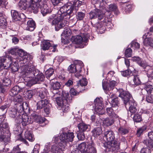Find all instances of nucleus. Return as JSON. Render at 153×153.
<instances>
[{
  "label": "nucleus",
  "instance_id": "nucleus-22",
  "mask_svg": "<svg viewBox=\"0 0 153 153\" xmlns=\"http://www.w3.org/2000/svg\"><path fill=\"white\" fill-rule=\"evenodd\" d=\"M8 62H11V64H10V66L9 67H10L12 71L15 72L17 71L19 69V67L17 64L15 62L14 64H12L13 58L9 56L7 58Z\"/></svg>",
  "mask_w": 153,
  "mask_h": 153
},
{
  "label": "nucleus",
  "instance_id": "nucleus-51",
  "mask_svg": "<svg viewBox=\"0 0 153 153\" xmlns=\"http://www.w3.org/2000/svg\"><path fill=\"white\" fill-rule=\"evenodd\" d=\"M11 81L9 78H4L2 80V84L3 85L8 86L10 85Z\"/></svg>",
  "mask_w": 153,
  "mask_h": 153
},
{
  "label": "nucleus",
  "instance_id": "nucleus-19",
  "mask_svg": "<svg viewBox=\"0 0 153 153\" xmlns=\"http://www.w3.org/2000/svg\"><path fill=\"white\" fill-rule=\"evenodd\" d=\"M31 3L29 6V8L31 9L33 12L34 13H37L41 5L40 2H33Z\"/></svg>",
  "mask_w": 153,
  "mask_h": 153
},
{
  "label": "nucleus",
  "instance_id": "nucleus-57",
  "mask_svg": "<svg viewBox=\"0 0 153 153\" xmlns=\"http://www.w3.org/2000/svg\"><path fill=\"white\" fill-rule=\"evenodd\" d=\"M131 73V71L129 69L125 71H121L122 75L124 76H127L130 75Z\"/></svg>",
  "mask_w": 153,
  "mask_h": 153
},
{
  "label": "nucleus",
  "instance_id": "nucleus-64",
  "mask_svg": "<svg viewBox=\"0 0 153 153\" xmlns=\"http://www.w3.org/2000/svg\"><path fill=\"white\" fill-rule=\"evenodd\" d=\"M18 48H13L11 49L9 51V53L12 55L15 54L17 53Z\"/></svg>",
  "mask_w": 153,
  "mask_h": 153
},
{
  "label": "nucleus",
  "instance_id": "nucleus-37",
  "mask_svg": "<svg viewBox=\"0 0 153 153\" xmlns=\"http://www.w3.org/2000/svg\"><path fill=\"white\" fill-rule=\"evenodd\" d=\"M41 12L43 16L49 12V8L46 4H42L40 7Z\"/></svg>",
  "mask_w": 153,
  "mask_h": 153
},
{
  "label": "nucleus",
  "instance_id": "nucleus-25",
  "mask_svg": "<svg viewBox=\"0 0 153 153\" xmlns=\"http://www.w3.org/2000/svg\"><path fill=\"white\" fill-rule=\"evenodd\" d=\"M36 27L35 23L32 20H29L27 22V26L26 29L30 31H33Z\"/></svg>",
  "mask_w": 153,
  "mask_h": 153
},
{
  "label": "nucleus",
  "instance_id": "nucleus-52",
  "mask_svg": "<svg viewBox=\"0 0 153 153\" xmlns=\"http://www.w3.org/2000/svg\"><path fill=\"white\" fill-rule=\"evenodd\" d=\"M119 104V101L117 98H114L111 102V104L113 107H117Z\"/></svg>",
  "mask_w": 153,
  "mask_h": 153
},
{
  "label": "nucleus",
  "instance_id": "nucleus-21",
  "mask_svg": "<svg viewBox=\"0 0 153 153\" xmlns=\"http://www.w3.org/2000/svg\"><path fill=\"white\" fill-rule=\"evenodd\" d=\"M23 88H20L18 85H16L13 87L9 92V94L11 96H14L17 95L18 92L22 91Z\"/></svg>",
  "mask_w": 153,
  "mask_h": 153
},
{
  "label": "nucleus",
  "instance_id": "nucleus-55",
  "mask_svg": "<svg viewBox=\"0 0 153 153\" xmlns=\"http://www.w3.org/2000/svg\"><path fill=\"white\" fill-rule=\"evenodd\" d=\"M17 111L15 109L12 108L11 109L9 112V115L12 117H15L18 113H17Z\"/></svg>",
  "mask_w": 153,
  "mask_h": 153
},
{
  "label": "nucleus",
  "instance_id": "nucleus-47",
  "mask_svg": "<svg viewBox=\"0 0 153 153\" xmlns=\"http://www.w3.org/2000/svg\"><path fill=\"white\" fill-rule=\"evenodd\" d=\"M99 10L96 9L94 10L91 11L90 13V18L91 19H95L97 18V13Z\"/></svg>",
  "mask_w": 153,
  "mask_h": 153
},
{
  "label": "nucleus",
  "instance_id": "nucleus-17",
  "mask_svg": "<svg viewBox=\"0 0 153 153\" xmlns=\"http://www.w3.org/2000/svg\"><path fill=\"white\" fill-rule=\"evenodd\" d=\"M87 81L85 78H83L80 79L77 83L78 87L77 90L80 92L83 91L85 90V86L87 84Z\"/></svg>",
  "mask_w": 153,
  "mask_h": 153
},
{
  "label": "nucleus",
  "instance_id": "nucleus-15",
  "mask_svg": "<svg viewBox=\"0 0 153 153\" xmlns=\"http://www.w3.org/2000/svg\"><path fill=\"white\" fill-rule=\"evenodd\" d=\"M68 70L70 73H75L76 71H81V66L79 64H71L68 68Z\"/></svg>",
  "mask_w": 153,
  "mask_h": 153
},
{
  "label": "nucleus",
  "instance_id": "nucleus-44",
  "mask_svg": "<svg viewBox=\"0 0 153 153\" xmlns=\"http://www.w3.org/2000/svg\"><path fill=\"white\" fill-rule=\"evenodd\" d=\"M133 85H138L141 83L138 76L137 75L133 76Z\"/></svg>",
  "mask_w": 153,
  "mask_h": 153
},
{
  "label": "nucleus",
  "instance_id": "nucleus-8",
  "mask_svg": "<svg viewBox=\"0 0 153 153\" xmlns=\"http://www.w3.org/2000/svg\"><path fill=\"white\" fill-rule=\"evenodd\" d=\"M74 137L72 132H63L60 135V139L61 144L66 145L68 142H72Z\"/></svg>",
  "mask_w": 153,
  "mask_h": 153
},
{
  "label": "nucleus",
  "instance_id": "nucleus-54",
  "mask_svg": "<svg viewBox=\"0 0 153 153\" xmlns=\"http://www.w3.org/2000/svg\"><path fill=\"white\" fill-rule=\"evenodd\" d=\"M77 137L79 140H84L85 138V135L83 132L80 131L77 134Z\"/></svg>",
  "mask_w": 153,
  "mask_h": 153
},
{
  "label": "nucleus",
  "instance_id": "nucleus-29",
  "mask_svg": "<svg viewBox=\"0 0 153 153\" xmlns=\"http://www.w3.org/2000/svg\"><path fill=\"white\" fill-rule=\"evenodd\" d=\"M24 137L25 139L31 142H32L34 140L33 135L32 134V132L29 131H27L25 132Z\"/></svg>",
  "mask_w": 153,
  "mask_h": 153
},
{
  "label": "nucleus",
  "instance_id": "nucleus-36",
  "mask_svg": "<svg viewBox=\"0 0 153 153\" xmlns=\"http://www.w3.org/2000/svg\"><path fill=\"white\" fill-rule=\"evenodd\" d=\"M144 45L146 46H150L153 48V39L151 38H146L143 41Z\"/></svg>",
  "mask_w": 153,
  "mask_h": 153
},
{
  "label": "nucleus",
  "instance_id": "nucleus-42",
  "mask_svg": "<svg viewBox=\"0 0 153 153\" xmlns=\"http://www.w3.org/2000/svg\"><path fill=\"white\" fill-rule=\"evenodd\" d=\"M109 9L111 11H114L115 13L117 14L119 13L117 5L114 4H112L109 6Z\"/></svg>",
  "mask_w": 153,
  "mask_h": 153
},
{
  "label": "nucleus",
  "instance_id": "nucleus-14",
  "mask_svg": "<svg viewBox=\"0 0 153 153\" xmlns=\"http://www.w3.org/2000/svg\"><path fill=\"white\" fill-rule=\"evenodd\" d=\"M6 57L5 56H2L0 57V70H2L4 69H7L10 66V64H11V62H7L6 63L5 61L7 60Z\"/></svg>",
  "mask_w": 153,
  "mask_h": 153
},
{
  "label": "nucleus",
  "instance_id": "nucleus-33",
  "mask_svg": "<svg viewBox=\"0 0 153 153\" xmlns=\"http://www.w3.org/2000/svg\"><path fill=\"white\" fill-rule=\"evenodd\" d=\"M18 5L19 8L22 10H26L27 7L26 0H21Z\"/></svg>",
  "mask_w": 153,
  "mask_h": 153
},
{
  "label": "nucleus",
  "instance_id": "nucleus-26",
  "mask_svg": "<svg viewBox=\"0 0 153 153\" xmlns=\"http://www.w3.org/2000/svg\"><path fill=\"white\" fill-rule=\"evenodd\" d=\"M106 110L107 113L109 116H111L114 119L119 120V116L114 112V110L112 108H107Z\"/></svg>",
  "mask_w": 153,
  "mask_h": 153
},
{
  "label": "nucleus",
  "instance_id": "nucleus-62",
  "mask_svg": "<svg viewBox=\"0 0 153 153\" xmlns=\"http://www.w3.org/2000/svg\"><path fill=\"white\" fill-rule=\"evenodd\" d=\"M68 103H67L62 105V109L64 112L67 111H68L69 107L68 104Z\"/></svg>",
  "mask_w": 153,
  "mask_h": 153
},
{
  "label": "nucleus",
  "instance_id": "nucleus-4",
  "mask_svg": "<svg viewBox=\"0 0 153 153\" xmlns=\"http://www.w3.org/2000/svg\"><path fill=\"white\" fill-rule=\"evenodd\" d=\"M71 40L73 42L77 45L79 47L82 48L87 45L88 39L83 35H77L72 36Z\"/></svg>",
  "mask_w": 153,
  "mask_h": 153
},
{
  "label": "nucleus",
  "instance_id": "nucleus-6",
  "mask_svg": "<svg viewBox=\"0 0 153 153\" xmlns=\"http://www.w3.org/2000/svg\"><path fill=\"white\" fill-rule=\"evenodd\" d=\"M73 8L71 7V6L65 4L62 6L59 10L58 11L56 15V16H58L59 15H61V16L64 18L65 16H68V18H70V15L73 12Z\"/></svg>",
  "mask_w": 153,
  "mask_h": 153
},
{
  "label": "nucleus",
  "instance_id": "nucleus-5",
  "mask_svg": "<svg viewBox=\"0 0 153 153\" xmlns=\"http://www.w3.org/2000/svg\"><path fill=\"white\" fill-rule=\"evenodd\" d=\"M72 99V98L69 96L68 92L65 91H62V97H57L56 98V101L58 106H61L64 103H69Z\"/></svg>",
  "mask_w": 153,
  "mask_h": 153
},
{
  "label": "nucleus",
  "instance_id": "nucleus-60",
  "mask_svg": "<svg viewBox=\"0 0 153 153\" xmlns=\"http://www.w3.org/2000/svg\"><path fill=\"white\" fill-rule=\"evenodd\" d=\"M8 127V123H2L0 124V129H1L2 131H4V129H6Z\"/></svg>",
  "mask_w": 153,
  "mask_h": 153
},
{
  "label": "nucleus",
  "instance_id": "nucleus-23",
  "mask_svg": "<svg viewBox=\"0 0 153 153\" xmlns=\"http://www.w3.org/2000/svg\"><path fill=\"white\" fill-rule=\"evenodd\" d=\"M87 152L86 153H96L97 151L92 141L89 142L87 145Z\"/></svg>",
  "mask_w": 153,
  "mask_h": 153
},
{
  "label": "nucleus",
  "instance_id": "nucleus-7",
  "mask_svg": "<svg viewBox=\"0 0 153 153\" xmlns=\"http://www.w3.org/2000/svg\"><path fill=\"white\" fill-rule=\"evenodd\" d=\"M61 16V15H59L52 22V25H55V30L57 31L63 27L65 25V21L63 20L64 18Z\"/></svg>",
  "mask_w": 153,
  "mask_h": 153
},
{
  "label": "nucleus",
  "instance_id": "nucleus-59",
  "mask_svg": "<svg viewBox=\"0 0 153 153\" xmlns=\"http://www.w3.org/2000/svg\"><path fill=\"white\" fill-rule=\"evenodd\" d=\"M151 148H143L140 151V153H151Z\"/></svg>",
  "mask_w": 153,
  "mask_h": 153
},
{
  "label": "nucleus",
  "instance_id": "nucleus-38",
  "mask_svg": "<svg viewBox=\"0 0 153 153\" xmlns=\"http://www.w3.org/2000/svg\"><path fill=\"white\" fill-rule=\"evenodd\" d=\"M128 129L123 126L120 127L118 129V133L119 135H124L128 133Z\"/></svg>",
  "mask_w": 153,
  "mask_h": 153
},
{
  "label": "nucleus",
  "instance_id": "nucleus-39",
  "mask_svg": "<svg viewBox=\"0 0 153 153\" xmlns=\"http://www.w3.org/2000/svg\"><path fill=\"white\" fill-rule=\"evenodd\" d=\"M24 103H18L16 105V111L18 112V116H19V113L21 114L24 110L23 107Z\"/></svg>",
  "mask_w": 153,
  "mask_h": 153
},
{
  "label": "nucleus",
  "instance_id": "nucleus-46",
  "mask_svg": "<svg viewBox=\"0 0 153 153\" xmlns=\"http://www.w3.org/2000/svg\"><path fill=\"white\" fill-rule=\"evenodd\" d=\"M133 120L136 122H139L142 120L141 115L138 114H136L132 116Z\"/></svg>",
  "mask_w": 153,
  "mask_h": 153
},
{
  "label": "nucleus",
  "instance_id": "nucleus-43",
  "mask_svg": "<svg viewBox=\"0 0 153 153\" xmlns=\"http://www.w3.org/2000/svg\"><path fill=\"white\" fill-rule=\"evenodd\" d=\"M146 128L147 127L145 126H143L138 128L137 130L136 135L138 137H140L143 134V132L146 130Z\"/></svg>",
  "mask_w": 153,
  "mask_h": 153
},
{
  "label": "nucleus",
  "instance_id": "nucleus-27",
  "mask_svg": "<svg viewBox=\"0 0 153 153\" xmlns=\"http://www.w3.org/2000/svg\"><path fill=\"white\" fill-rule=\"evenodd\" d=\"M93 135L95 137H97L102 133V128L100 126H98L97 127L94 128L92 131Z\"/></svg>",
  "mask_w": 153,
  "mask_h": 153
},
{
  "label": "nucleus",
  "instance_id": "nucleus-40",
  "mask_svg": "<svg viewBox=\"0 0 153 153\" xmlns=\"http://www.w3.org/2000/svg\"><path fill=\"white\" fill-rule=\"evenodd\" d=\"M11 12L12 16L14 20L17 21L19 20L20 16L17 11L13 10H11Z\"/></svg>",
  "mask_w": 153,
  "mask_h": 153
},
{
  "label": "nucleus",
  "instance_id": "nucleus-3",
  "mask_svg": "<svg viewBox=\"0 0 153 153\" xmlns=\"http://www.w3.org/2000/svg\"><path fill=\"white\" fill-rule=\"evenodd\" d=\"M97 18L99 20H103L101 21V23L103 24V25H101L99 24H98L97 25L98 30H103V31H99V32H100L101 33H102L103 32V31L105 29L103 26H108V25L110 24L111 22L108 20L107 17L105 16V14L99 10L97 13Z\"/></svg>",
  "mask_w": 153,
  "mask_h": 153
},
{
  "label": "nucleus",
  "instance_id": "nucleus-63",
  "mask_svg": "<svg viewBox=\"0 0 153 153\" xmlns=\"http://www.w3.org/2000/svg\"><path fill=\"white\" fill-rule=\"evenodd\" d=\"M124 6L125 7V9L126 12H128L132 10V6L129 4L125 3Z\"/></svg>",
  "mask_w": 153,
  "mask_h": 153
},
{
  "label": "nucleus",
  "instance_id": "nucleus-9",
  "mask_svg": "<svg viewBox=\"0 0 153 153\" xmlns=\"http://www.w3.org/2000/svg\"><path fill=\"white\" fill-rule=\"evenodd\" d=\"M102 100L101 98H97L94 101L95 111L97 113L101 115L103 114L104 113Z\"/></svg>",
  "mask_w": 153,
  "mask_h": 153
},
{
  "label": "nucleus",
  "instance_id": "nucleus-28",
  "mask_svg": "<svg viewBox=\"0 0 153 153\" xmlns=\"http://www.w3.org/2000/svg\"><path fill=\"white\" fill-rule=\"evenodd\" d=\"M41 46V49L43 51H45L48 50L51 47V44L49 41L45 40L42 42Z\"/></svg>",
  "mask_w": 153,
  "mask_h": 153
},
{
  "label": "nucleus",
  "instance_id": "nucleus-45",
  "mask_svg": "<svg viewBox=\"0 0 153 153\" xmlns=\"http://www.w3.org/2000/svg\"><path fill=\"white\" fill-rule=\"evenodd\" d=\"M33 92L31 90H27L25 94V97L26 100L30 99L33 97Z\"/></svg>",
  "mask_w": 153,
  "mask_h": 153
},
{
  "label": "nucleus",
  "instance_id": "nucleus-18",
  "mask_svg": "<svg viewBox=\"0 0 153 153\" xmlns=\"http://www.w3.org/2000/svg\"><path fill=\"white\" fill-rule=\"evenodd\" d=\"M37 109H41L43 107H45L46 106L50 107L51 106V105L49 104L48 100L46 99H41L39 100L37 103Z\"/></svg>",
  "mask_w": 153,
  "mask_h": 153
},
{
  "label": "nucleus",
  "instance_id": "nucleus-34",
  "mask_svg": "<svg viewBox=\"0 0 153 153\" xmlns=\"http://www.w3.org/2000/svg\"><path fill=\"white\" fill-rule=\"evenodd\" d=\"M115 121V119L113 118H106L103 120L104 125L106 126H109L113 124Z\"/></svg>",
  "mask_w": 153,
  "mask_h": 153
},
{
  "label": "nucleus",
  "instance_id": "nucleus-20",
  "mask_svg": "<svg viewBox=\"0 0 153 153\" xmlns=\"http://www.w3.org/2000/svg\"><path fill=\"white\" fill-rule=\"evenodd\" d=\"M30 117L34 121L40 124L42 123L45 121V118L44 117H42L35 113L31 114Z\"/></svg>",
  "mask_w": 153,
  "mask_h": 153
},
{
  "label": "nucleus",
  "instance_id": "nucleus-32",
  "mask_svg": "<svg viewBox=\"0 0 153 153\" xmlns=\"http://www.w3.org/2000/svg\"><path fill=\"white\" fill-rule=\"evenodd\" d=\"M86 145L85 143H82L78 145V149L81 152V153H86L88 149L87 148H86Z\"/></svg>",
  "mask_w": 153,
  "mask_h": 153
},
{
  "label": "nucleus",
  "instance_id": "nucleus-1",
  "mask_svg": "<svg viewBox=\"0 0 153 153\" xmlns=\"http://www.w3.org/2000/svg\"><path fill=\"white\" fill-rule=\"evenodd\" d=\"M22 73L26 77L29 78L26 82V85L29 87L40 83L44 80L43 74L35 69L34 66L32 64L24 65L22 68Z\"/></svg>",
  "mask_w": 153,
  "mask_h": 153
},
{
  "label": "nucleus",
  "instance_id": "nucleus-53",
  "mask_svg": "<svg viewBox=\"0 0 153 153\" xmlns=\"http://www.w3.org/2000/svg\"><path fill=\"white\" fill-rule=\"evenodd\" d=\"M140 47V44L135 42L132 41L131 44V47L135 49H138Z\"/></svg>",
  "mask_w": 153,
  "mask_h": 153
},
{
  "label": "nucleus",
  "instance_id": "nucleus-12",
  "mask_svg": "<svg viewBox=\"0 0 153 153\" xmlns=\"http://www.w3.org/2000/svg\"><path fill=\"white\" fill-rule=\"evenodd\" d=\"M117 84L116 82L114 80H112L109 82V84H105L102 83V87L105 91H109L110 92L111 95H109L110 98H112L113 96V94H111V91H112L114 89V87Z\"/></svg>",
  "mask_w": 153,
  "mask_h": 153
},
{
  "label": "nucleus",
  "instance_id": "nucleus-31",
  "mask_svg": "<svg viewBox=\"0 0 153 153\" xmlns=\"http://www.w3.org/2000/svg\"><path fill=\"white\" fill-rule=\"evenodd\" d=\"M142 85H143L144 87L143 89L141 88L142 90L146 91L148 94H150L151 93L152 91L153 90V87L152 85L145 84H143ZM141 85H142L140 86L141 87Z\"/></svg>",
  "mask_w": 153,
  "mask_h": 153
},
{
  "label": "nucleus",
  "instance_id": "nucleus-11",
  "mask_svg": "<svg viewBox=\"0 0 153 153\" xmlns=\"http://www.w3.org/2000/svg\"><path fill=\"white\" fill-rule=\"evenodd\" d=\"M120 92L119 96L123 100L124 104L126 107L127 105L129 103L130 101L133 100H130L131 95L128 91H125L122 89L120 90Z\"/></svg>",
  "mask_w": 153,
  "mask_h": 153
},
{
  "label": "nucleus",
  "instance_id": "nucleus-35",
  "mask_svg": "<svg viewBox=\"0 0 153 153\" xmlns=\"http://www.w3.org/2000/svg\"><path fill=\"white\" fill-rule=\"evenodd\" d=\"M131 60L133 61L136 62L140 66L143 67L144 66V62L142 59L139 57L134 56L132 57Z\"/></svg>",
  "mask_w": 153,
  "mask_h": 153
},
{
  "label": "nucleus",
  "instance_id": "nucleus-2",
  "mask_svg": "<svg viewBox=\"0 0 153 153\" xmlns=\"http://www.w3.org/2000/svg\"><path fill=\"white\" fill-rule=\"evenodd\" d=\"M104 137L105 138L108 142L104 144L105 148L112 151H119L120 142L114 140V134L113 131L111 130L105 131Z\"/></svg>",
  "mask_w": 153,
  "mask_h": 153
},
{
  "label": "nucleus",
  "instance_id": "nucleus-58",
  "mask_svg": "<svg viewBox=\"0 0 153 153\" xmlns=\"http://www.w3.org/2000/svg\"><path fill=\"white\" fill-rule=\"evenodd\" d=\"M39 91L38 96L41 99H43L46 96L45 93L43 92L40 89L38 90Z\"/></svg>",
  "mask_w": 153,
  "mask_h": 153
},
{
  "label": "nucleus",
  "instance_id": "nucleus-13",
  "mask_svg": "<svg viewBox=\"0 0 153 153\" xmlns=\"http://www.w3.org/2000/svg\"><path fill=\"white\" fill-rule=\"evenodd\" d=\"M148 136L150 140H144L143 143L148 147L152 148L153 147V130L148 132Z\"/></svg>",
  "mask_w": 153,
  "mask_h": 153
},
{
  "label": "nucleus",
  "instance_id": "nucleus-50",
  "mask_svg": "<svg viewBox=\"0 0 153 153\" xmlns=\"http://www.w3.org/2000/svg\"><path fill=\"white\" fill-rule=\"evenodd\" d=\"M54 70L53 68H50L46 71L45 74L46 77L48 79L51 76L54 72Z\"/></svg>",
  "mask_w": 153,
  "mask_h": 153
},
{
  "label": "nucleus",
  "instance_id": "nucleus-30",
  "mask_svg": "<svg viewBox=\"0 0 153 153\" xmlns=\"http://www.w3.org/2000/svg\"><path fill=\"white\" fill-rule=\"evenodd\" d=\"M51 152L52 153H62L61 149L58 145H53L51 147Z\"/></svg>",
  "mask_w": 153,
  "mask_h": 153
},
{
  "label": "nucleus",
  "instance_id": "nucleus-61",
  "mask_svg": "<svg viewBox=\"0 0 153 153\" xmlns=\"http://www.w3.org/2000/svg\"><path fill=\"white\" fill-rule=\"evenodd\" d=\"M70 93L71 94V95L76 96L78 94V92L73 88H71L70 91Z\"/></svg>",
  "mask_w": 153,
  "mask_h": 153
},
{
  "label": "nucleus",
  "instance_id": "nucleus-48",
  "mask_svg": "<svg viewBox=\"0 0 153 153\" xmlns=\"http://www.w3.org/2000/svg\"><path fill=\"white\" fill-rule=\"evenodd\" d=\"M85 13L82 12L77 13L76 18L78 20L81 21L83 20L85 16Z\"/></svg>",
  "mask_w": 153,
  "mask_h": 153
},
{
  "label": "nucleus",
  "instance_id": "nucleus-56",
  "mask_svg": "<svg viewBox=\"0 0 153 153\" xmlns=\"http://www.w3.org/2000/svg\"><path fill=\"white\" fill-rule=\"evenodd\" d=\"M132 50L130 48L126 49L125 51V56L126 57H130L131 55Z\"/></svg>",
  "mask_w": 153,
  "mask_h": 153
},
{
  "label": "nucleus",
  "instance_id": "nucleus-24",
  "mask_svg": "<svg viewBox=\"0 0 153 153\" xmlns=\"http://www.w3.org/2000/svg\"><path fill=\"white\" fill-rule=\"evenodd\" d=\"M78 127L80 131L84 132L89 131L90 126L83 123H81L78 125Z\"/></svg>",
  "mask_w": 153,
  "mask_h": 153
},
{
  "label": "nucleus",
  "instance_id": "nucleus-41",
  "mask_svg": "<svg viewBox=\"0 0 153 153\" xmlns=\"http://www.w3.org/2000/svg\"><path fill=\"white\" fill-rule=\"evenodd\" d=\"M17 53L19 56L22 58L23 60L27 58V53L22 49H18Z\"/></svg>",
  "mask_w": 153,
  "mask_h": 153
},
{
  "label": "nucleus",
  "instance_id": "nucleus-16",
  "mask_svg": "<svg viewBox=\"0 0 153 153\" xmlns=\"http://www.w3.org/2000/svg\"><path fill=\"white\" fill-rule=\"evenodd\" d=\"M129 107V111L131 113V117L137 113V110L136 108L137 104L134 100L130 101L129 103L127 105Z\"/></svg>",
  "mask_w": 153,
  "mask_h": 153
},
{
  "label": "nucleus",
  "instance_id": "nucleus-10",
  "mask_svg": "<svg viewBox=\"0 0 153 153\" xmlns=\"http://www.w3.org/2000/svg\"><path fill=\"white\" fill-rule=\"evenodd\" d=\"M16 121L17 123L21 122V123L24 126H25L30 123V119L26 114H21L19 113V116H17Z\"/></svg>",
  "mask_w": 153,
  "mask_h": 153
},
{
  "label": "nucleus",
  "instance_id": "nucleus-49",
  "mask_svg": "<svg viewBox=\"0 0 153 153\" xmlns=\"http://www.w3.org/2000/svg\"><path fill=\"white\" fill-rule=\"evenodd\" d=\"M61 83L58 82H55L52 83V86L55 90H59L60 88Z\"/></svg>",
  "mask_w": 153,
  "mask_h": 153
}]
</instances>
